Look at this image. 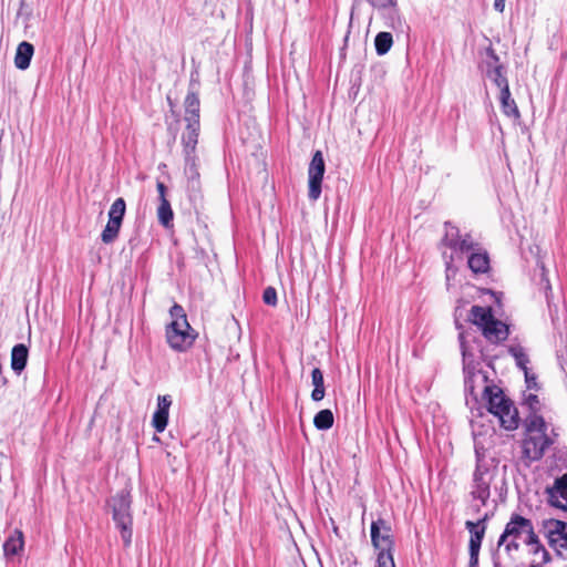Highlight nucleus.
<instances>
[{"label": "nucleus", "instance_id": "nucleus-1", "mask_svg": "<svg viewBox=\"0 0 567 567\" xmlns=\"http://www.w3.org/2000/svg\"><path fill=\"white\" fill-rule=\"evenodd\" d=\"M476 467L473 473L471 496L473 499L481 502L482 506H486L491 496V485L498 472V462L494 457H486L477 449Z\"/></svg>", "mask_w": 567, "mask_h": 567}, {"label": "nucleus", "instance_id": "nucleus-2", "mask_svg": "<svg viewBox=\"0 0 567 567\" xmlns=\"http://www.w3.org/2000/svg\"><path fill=\"white\" fill-rule=\"evenodd\" d=\"M483 398L487 402L488 412L496 416L505 430L518 427L519 417L513 402L505 396L502 389L495 385H484Z\"/></svg>", "mask_w": 567, "mask_h": 567}, {"label": "nucleus", "instance_id": "nucleus-3", "mask_svg": "<svg viewBox=\"0 0 567 567\" xmlns=\"http://www.w3.org/2000/svg\"><path fill=\"white\" fill-rule=\"evenodd\" d=\"M173 321L166 327V340L176 351H186L195 341L194 330L187 321L182 306L174 303L169 310Z\"/></svg>", "mask_w": 567, "mask_h": 567}, {"label": "nucleus", "instance_id": "nucleus-4", "mask_svg": "<svg viewBox=\"0 0 567 567\" xmlns=\"http://www.w3.org/2000/svg\"><path fill=\"white\" fill-rule=\"evenodd\" d=\"M537 535L534 532L533 524L529 519L514 514L506 524L503 534L498 539V546L505 544L507 551L519 548V542L525 545L535 544Z\"/></svg>", "mask_w": 567, "mask_h": 567}, {"label": "nucleus", "instance_id": "nucleus-5", "mask_svg": "<svg viewBox=\"0 0 567 567\" xmlns=\"http://www.w3.org/2000/svg\"><path fill=\"white\" fill-rule=\"evenodd\" d=\"M371 543L379 550L375 567H395L393 558L394 540L388 520L378 518L371 523Z\"/></svg>", "mask_w": 567, "mask_h": 567}, {"label": "nucleus", "instance_id": "nucleus-6", "mask_svg": "<svg viewBox=\"0 0 567 567\" xmlns=\"http://www.w3.org/2000/svg\"><path fill=\"white\" fill-rule=\"evenodd\" d=\"M130 494L122 491L112 497L110 504L113 509V520L121 532V537L125 546H130L132 542V514H131Z\"/></svg>", "mask_w": 567, "mask_h": 567}, {"label": "nucleus", "instance_id": "nucleus-7", "mask_svg": "<svg viewBox=\"0 0 567 567\" xmlns=\"http://www.w3.org/2000/svg\"><path fill=\"white\" fill-rule=\"evenodd\" d=\"M441 245L450 248L456 255H463L477 248V243L473 239L471 234L461 235L458 227L452 225L450 221L444 223V236L441 240Z\"/></svg>", "mask_w": 567, "mask_h": 567}, {"label": "nucleus", "instance_id": "nucleus-8", "mask_svg": "<svg viewBox=\"0 0 567 567\" xmlns=\"http://www.w3.org/2000/svg\"><path fill=\"white\" fill-rule=\"evenodd\" d=\"M551 444L553 441L547 433L525 434L522 441V454L526 465L539 461Z\"/></svg>", "mask_w": 567, "mask_h": 567}, {"label": "nucleus", "instance_id": "nucleus-9", "mask_svg": "<svg viewBox=\"0 0 567 567\" xmlns=\"http://www.w3.org/2000/svg\"><path fill=\"white\" fill-rule=\"evenodd\" d=\"M326 164L321 151H316L308 168L309 193L308 196L312 200H317L321 195V184Z\"/></svg>", "mask_w": 567, "mask_h": 567}, {"label": "nucleus", "instance_id": "nucleus-10", "mask_svg": "<svg viewBox=\"0 0 567 567\" xmlns=\"http://www.w3.org/2000/svg\"><path fill=\"white\" fill-rule=\"evenodd\" d=\"M547 538L556 555L567 560V523L550 520L547 524Z\"/></svg>", "mask_w": 567, "mask_h": 567}, {"label": "nucleus", "instance_id": "nucleus-11", "mask_svg": "<svg viewBox=\"0 0 567 567\" xmlns=\"http://www.w3.org/2000/svg\"><path fill=\"white\" fill-rule=\"evenodd\" d=\"M551 506L567 512V472L557 477L551 487L546 489Z\"/></svg>", "mask_w": 567, "mask_h": 567}, {"label": "nucleus", "instance_id": "nucleus-12", "mask_svg": "<svg viewBox=\"0 0 567 567\" xmlns=\"http://www.w3.org/2000/svg\"><path fill=\"white\" fill-rule=\"evenodd\" d=\"M171 405L172 399L169 395L157 396V408L152 417V425L157 433L164 432L167 426Z\"/></svg>", "mask_w": 567, "mask_h": 567}, {"label": "nucleus", "instance_id": "nucleus-13", "mask_svg": "<svg viewBox=\"0 0 567 567\" xmlns=\"http://www.w3.org/2000/svg\"><path fill=\"white\" fill-rule=\"evenodd\" d=\"M467 258L468 268L474 274H485L489 269V257L488 254L482 249L480 244L477 243V248L470 250Z\"/></svg>", "mask_w": 567, "mask_h": 567}, {"label": "nucleus", "instance_id": "nucleus-14", "mask_svg": "<svg viewBox=\"0 0 567 567\" xmlns=\"http://www.w3.org/2000/svg\"><path fill=\"white\" fill-rule=\"evenodd\" d=\"M482 332L483 336L493 343L505 341L509 334L508 326L495 318L489 321Z\"/></svg>", "mask_w": 567, "mask_h": 567}, {"label": "nucleus", "instance_id": "nucleus-15", "mask_svg": "<svg viewBox=\"0 0 567 567\" xmlns=\"http://www.w3.org/2000/svg\"><path fill=\"white\" fill-rule=\"evenodd\" d=\"M199 107L200 102L198 97V91L190 90L187 92V95L184 100V109L185 116L184 120L186 123H199Z\"/></svg>", "mask_w": 567, "mask_h": 567}, {"label": "nucleus", "instance_id": "nucleus-16", "mask_svg": "<svg viewBox=\"0 0 567 567\" xmlns=\"http://www.w3.org/2000/svg\"><path fill=\"white\" fill-rule=\"evenodd\" d=\"M185 175L188 181V188L192 192H198L200 187L197 157L195 154L185 155Z\"/></svg>", "mask_w": 567, "mask_h": 567}, {"label": "nucleus", "instance_id": "nucleus-17", "mask_svg": "<svg viewBox=\"0 0 567 567\" xmlns=\"http://www.w3.org/2000/svg\"><path fill=\"white\" fill-rule=\"evenodd\" d=\"M199 123H187L186 131L182 136L185 155L195 154V148L198 143Z\"/></svg>", "mask_w": 567, "mask_h": 567}, {"label": "nucleus", "instance_id": "nucleus-18", "mask_svg": "<svg viewBox=\"0 0 567 567\" xmlns=\"http://www.w3.org/2000/svg\"><path fill=\"white\" fill-rule=\"evenodd\" d=\"M465 527L470 532V544L468 550L470 553H480L482 540L485 535L486 526H480V524L474 523L472 520L465 522Z\"/></svg>", "mask_w": 567, "mask_h": 567}, {"label": "nucleus", "instance_id": "nucleus-19", "mask_svg": "<svg viewBox=\"0 0 567 567\" xmlns=\"http://www.w3.org/2000/svg\"><path fill=\"white\" fill-rule=\"evenodd\" d=\"M33 53L34 48L31 43L27 41L19 43L14 55L16 68L19 70H27L30 66Z\"/></svg>", "mask_w": 567, "mask_h": 567}, {"label": "nucleus", "instance_id": "nucleus-20", "mask_svg": "<svg viewBox=\"0 0 567 567\" xmlns=\"http://www.w3.org/2000/svg\"><path fill=\"white\" fill-rule=\"evenodd\" d=\"M28 348L23 343L16 344L11 350V369L20 374L28 362Z\"/></svg>", "mask_w": 567, "mask_h": 567}, {"label": "nucleus", "instance_id": "nucleus-21", "mask_svg": "<svg viewBox=\"0 0 567 567\" xmlns=\"http://www.w3.org/2000/svg\"><path fill=\"white\" fill-rule=\"evenodd\" d=\"M494 318L492 313L491 308L481 307V306H473L470 311V320L482 329V331L485 329V327L492 321Z\"/></svg>", "mask_w": 567, "mask_h": 567}, {"label": "nucleus", "instance_id": "nucleus-22", "mask_svg": "<svg viewBox=\"0 0 567 567\" xmlns=\"http://www.w3.org/2000/svg\"><path fill=\"white\" fill-rule=\"evenodd\" d=\"M499 103L506 116L513 117L514 120L519 118L520 114L515 100L512 99L509 87L499 91Z\"/></svg>", "mask_w": 567, "mask_h": 567}, {"label": "nucleus", "instance_id": "nucleus-23", "mask_svg": "<svg viewBox=\"0 0 567 567\" xmlns=\"http://www.w3.org/2000/svg\"><path fill=\"white\" fill-rule=\"evenodd\" d=\"M533 560L530 567H545L547 563L550 560V555L548 550L539 543L538 537H536L535 544H529Z\"/></svg>", "mask_w": 567, "mask_h": 567}, {"label": "nucleus", "instance_id": "nucleus-24", "mask_svg": "<svg viewBox=\"0 0 567 567\" xmlns=\"http://www.w3.org/2000/svg\"><path fill=\"white\" fill-rule=\"evenodd\" d=\"M24 540L22 532L16 529L3 544V551L7 557L17 555L23 549Z\"/></svg>", "mask_w": 567, "mask_h": 567}, {"label": "nucleus", "instance_id": "nucleus-25", "mask_svg": "<svg viewBox=\"0 0 567 567\" xmlns=\"http://www.w3.org/2000/svg\"><path fill=\"white\" fill-rule=\"evenodd\" d=\"M311 380L313 390L311 392V399L313 401H321L324 398V380L323 373L319 368H315L311 372Z\"/></svg>", "mask_w": 567, "mask_h": 567}, {"label": "nucleus", "instance_id": "nucleus-26", "mask_svg": "<svg viewBox=\"0 0 567 567\" xmlns=\"http://www.w3.org/2000/svg\"><path fill=\"white\" fill-rule=\"evenodd\" d=\"M525 434H545L547 432V424L543 416L537 414H530L525 420Z\"/></svg>", "mask_w": 567, "mask_h": 567}, {"label": "nucleus", "instance_id": "nucleus-27", "mask_svg": "<svg viewBox=\"0 0 567 567\" xmlns=\"http://www.w3.org/2000/svg\"><path fill=\"white\" fill-rule=\"evenodd\" d=\"M157 218H158V221L165 228H169L173 226L174 213L171 207V203L168 202L167 198H163V200L159 202V205L157 207Z\"/></svg>", "mask_w": 567, "mask_h": 567}, {"label": "nucleus", "instance_id": "nucleus-28", "mask_svg": "<svg viewBox=\"0 0 567 567\" xmlns=\"http://www.w3.org/2000/svg\"><path fill=\"white\" fill-rule=\"evenodd\" d=\"M334 422L333 413L329 409L319 411L313 417V425L318 430H329L332 427Z\"/></svg>", "mask_w": 567, "mask_h": 567}, {"label": "nucleus", "instance_id": "nucleus-29", "mask_svg": "<svg viewBox=\"0 0 567 567\" xmlns=\"http://www.w3.org/2000/svg\"><path fill=\"white\" fill-rule=\"evenodd\" d=\"M393 44V38L390 32H380L374 39L375 51L379 55L386 54Z\"/></svg>", "mask_w": 567, "mask_h": 567}, {"label": "nucleus", "instance_id": "nucleus-30", "mask_svg": "<svg viewBox=\"0 0 567 567\" xmlns=\"http://www.w3.org/2000/svg\"><path fill=\"white\" fill-rule=\"evenodd\" d=\"M508 352L514 357L517 367H519L522 370H524L526 375V381H529V377L527 373V364L529 362V359L527 354L525 353L524 349L520 346H511L508 348Z\"/></svg>", "mask_w": 567, "mask_h": 567}, {"label": "nucleus", "instance_id": "nucleus-31", "mask_svg": "<svg viewBox=\"0 0 567 567\" xmlns=\"http://www.w3.org/2000/svg\"><path fill=\"white\" fill-rule=\"evenodd\" d=\"M486 76L501 90L509 87L508 80L506 78V68L497 70V68L491 70Z\"/></svg>", "mask_w": 567, "mask_h": 567}, {"label": "nucleus", "instance_id": "nucleus-32", "mask_svg": "<svg viewBox=\"0 0 567 567\" xmlns=\"http://www.w3.org/2000/svg\"><path fill=\"white\" fill-rule=\"evenodd\" d=\"M486 58L484 60L485 73L487 74L491 70L495 68H499V70L505 69V66L501 63L498 55L492 45L485 49Z\"/></svg>", "mask_w": 567, "mask_h": 567}, {"label": "nucleus", "instance_id": "nucleus-33", "mask_svg": "<svg viewBox=\"0 0 567 567\" xmlns=\"http://www.w3.org/2000/svg\"><path fill=\"white\" fill-rule=\"evenodd\" d=\"M126 210L125 200L122 197H118L111 205L109 210V218L123 220Z\"/></svg>", "mask_w": 567, "mask_h": 567}, {"label": "nucleus", "instance_id": "nucleus-34", "mask_svg": "<svg viewBox=\"0 0 567 567\" xmlns=\"http://www.w3.org/2000/svg\"><path fill=\"white\" fill-rule=\"evenodd\" d=\"M262 300L266 305L275 307L277 305V291L274 287H267L262 293Z\"/></svg>", "mask_w": 567, "mask_h": 567}, {"label": "nucleus", "instance_id": "nucleus-35", "mask_svg": "<svg viewBox=\"0 0 567 567\" xmlns=\"http://www.w3.org/2000/svg\"><path fill=\"white\" fill-rule=\"evenodd\" d=\"M117 236H118V233L115 229H113L112 227H109L106 225L101 234V240L104 244H111L117 238Z\"/></svg>", "mask_w": 567, "mask_h": 567}, {"label": "nucleus", "instance_id": "nucleus-36", "mask_svg": "<svg viewBox=\"0 0 567 567\" xmlns=\"http://www.w3.org/2000/svg\"><path fill=\"white\" fill-rule=\"evenodd\" d=\"M443 258L446 267V279L450 280L456 274V268L453 266V255L446 256V254L443 252Z\"/></svg>", "mask_w": 567, "mask_h": 567}, {"label": "nucleus", "instance_id": "nucleus-37", "mask_svg": "<svg viewBox=\"0 0 567 567\" xmlns=\"http://www.w3.org/2000/svg\"><path fill=\"white\" fill-rule=\"evenodd\" d=\"M474 378H475V374L465 377L464 385H465V391L467 393H470L471 395H473L474 400H477V396L474 393V385H473Z\"/></svg>", "mask_w": 567, "mask_h": 567}, {"label": "nucleus", "instance_id": "nucleus-38", "mask_svg": "<svg viewBox=\"0 0 567 567\" xmlns=\"http://www.w3.org/2000/svg\"><path fill=\"white\" fill-rule=\"evenodd\" d=\"M526 402L529 405L530 410L535 411L537 409V405L539 404L538 398L535 394H529L526 398Z\"/></svg>", "mask_w": 567, "mask_h": 567}, {"label": "nucleus", "instance_id": "nucleus-39", "mask_svg": "<svg viewBox=\"0 0 567 567\" xmlns=\"http://www.w3.org/2000/svg\"><path fill=\"white\" fill-rule=\"evenodd\" d=\"M122 221L123 220H118V219H111L109 218V221H107V226L109 227H112L113 229H115L117 233H120V229H121V226H122Z\"/></svg>", "mask_w": 567, "mask_h": 567}, {"label": "nucleus", "instance_id": "nucleus-40", "mask_svg": "<svg viewBox=\"0 0 567 567\" xmlns=\"http://www.w3.org/2000/svg\"><path fill=\"white\" fill-rule=\"evenodd\" d=\"M157 192H158V196H159V202L163 200V198H166L165 194H166V186L164 185V183L162 182H157Z\"/></svg>", "mask_w": 567, "mask_h": 567}, {"label": "nucleus", "instance_id": "nucleus-41", "mask_svg": "<svg viewBox=\"0 0 567 567\" xmlns=\"http://www.w3.org/2000/svg\"><path fill=\"white\" fill-rule=\"evenodd\" d=\"M458 339H460V343H461V349H462V353H463V357L465 358L467 355V348H466V341H465V336L463 332H461L458 334Z\"/></svg>", "mask_w": 567, "mask_h": 567}, {"label": "nucleus", "instance_id": "nucleus-42", "mask_svg": "<svg viewBox=\"0 0 567 567\" xmlns=\"http://www.w3.org/2000/svg\"><path fill=\"white\" fill-rule=\"evenodd\" d=\"M478 554L480 553H470V566L468 567H478Z\"/></svg>", "mask_w": 567, "mask_h": 567}, {"label": "nucleus", "instance_id": "nucleus-43", "mask_svg": "<svg viewBox=\"0 0 567 567\" xmlns=\"http://www.w3.org/2000/svg\"><path fill=\"white\" fill-rule=\"evenodd\" d=\"M494 9L502 13L505 9V0H494Z\"/></svg>", "mask_w": 567, "mask_h": 567}, {"label": "nucleus", "instance_id": "nucleus-44", "mask_svg": "<svg viewBox=\"0 0 567 567\" xmlns=\"http://www.w3.org/2000/svg\"><path fill=\"white\" fill-rule=\"evenodd\" d=\"M198 85H199L198 79L195 78L194 73H192L188 91H190V90H196L197 91V86Z\"/></svg>", "mask_w": 567, "mask_h": 567}, {"label": "nucleus", "instance_id": "nucleus-45", "mask_svg": "<svg viewBox=\"0 0 567 567\" xmlns=\"http://www.w3.org/2000/svg\"><path fill=\"white\" fill-rule=\"evenodd\" d=\"M492 517L493 513L487 512L476 523L480 524V526H485L486 522L489 520Z\"/></svg>", "mask_w": 567, "mask_h": 567}, {"label": "nucleus", "instance_id": "nucleus-46", "mask_svg": "<svg viewBox=\"0 0 567 567\" xmlns=\"http://www.w3.org/2000/svg\"><path fill=\"white\" fill-rule=\"evenodd\" d=\"M542 276H543V280H546V287L549 288L548 279L545 278V268H544V266H542Z\"/></svg>", "mask_w": 567, "mask_h": 567}, {"label": "nucleus", "instance_id": "nucleus-47", "mask_svg": "<svg viewBox=\"0 0 567 567\" xmlns=\"http://www.w3.org/2000/svg\"><path fill=\"white\" fill-rule=\"evenodd\" d=\"M482 380H483L484 382H486V380H487L486 375H483V377H482Z\"/></svg>", "mask_w": 567, "mask_h": 567}]
</instances>
